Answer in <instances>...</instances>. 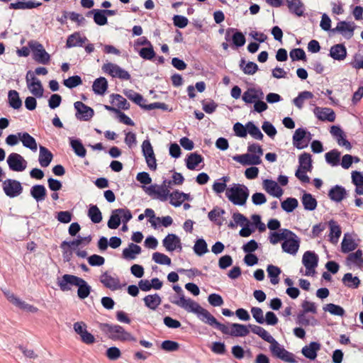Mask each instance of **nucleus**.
<instances>
[{
	"instance_id": "nucleus-63",
	"label": "nucleus",
	"mask_w": 363,
	"mask_h": 363,
	"mask_svg": "<svg viewBox=\"0 0 363 363\" xmlns=\"http://www.w3.org/2000/svg\"><path fill=\"white\" fill-rule=\"evenodd\" d=\"M262 162L261 157L256 154H245V165H258Z\"/></svg>"
},
{
	"instance_id": "nucleus-35",
	"label": "nucleus",
	"mask_w": 363,
	"mask_h": 363,
	"mask_svg": "<svg viewBox=\"0 0 363 363\" xmlns=\"http://www.w3.org/2000/svg\"><path fill=\"white\" fill-rule=\"evenodd\" d=\"M230 336L245 337L250 333L247 326L240 323H231Z\"/></svg>"
},
{
	"instance_id": "nucleus-25",
	"label": "nucleus",
	"mask_w": 363,
	"mask_h": 363,
	"mask_svg": "<svg viewBox=\"0 0 363 363\" xmlns=\"http://www.w3.org/2000/svg\"><path fill=\"white\" fill-rule=\"evenodd\" d=\"M53 158L52 153L45 147L40 146L38 162L42 167L49 166Z\"/></svg>"
},
{
	"instance_id": "nucleus-39",
	"label": "nucleus",
	"mask_w": 363,
	"mask_h": 363,
	"mask_svg": "<svg viewBox=\"0 0 363 363\" xmlns=\"http://www.w3.org/2000/svg\"><path fill=\"white\" fill-rule=\"evenodd\" d=\"M9 106L14 109H19L22 106V101L16 90H10L8 94Z\"/></svg>"
},
{
	"instance_id": "nucleus-40",
	"label": "nucleus",
	"mask_w": 363,
	"mask_h": 363,
	"mask_svg": "<svg viewBox=\"0 0 363 363\" xmlns=\"http://www.w3.org/2000/svg\"><path fill=\"white\" fill-rule=\"evenodd\" d=\"M342 281L347 287L351 289H357L360 284L359 279L357 277H353L352 273H346Z\"/></svg>"
},
{
	"instance_id": "nucleus-51",
	"label": "nucleus",
	"mask_w": 363,
	"mask_h": 363,
	"mask_svg": "<svg viewBox=\"0 0 363 363\" xmlns=\"http://www.w3.org/2000/svg\"><path fill=\"white\" fill-rule=\"evenodd\" d=\"M28 88L35 97L41 98L43 96L44 89L40 81L30 82V84H28Z\"/></svg>"
},
{
	"instance_id": "nucleus-61",
	"label": "nucleus",
	"mask_w": 363,
	"mask_h": 363,
	"mask_svg": "<svg viewBox=\"0 0 363 363\" xmlns=\"http://www.w3.org/2000/svg\"><path fill=\"white\" fill-rule=\"evenodd\" d=\"M95 11L94 16V21L99 26H104L108 23L107 17L105 16V14L102 9H94Z\"/></svg>"
},
{
	"instance_id": "nucleus-1",
	"label": "nucleus",
	"mask_w": 363,
	"mask_h": 363,
	"mask_svg": "<svg viewBox=\"0 0 363 363\" xmlns=\"http://www.w3.org/2000/svg\"><path fill=\"white\" fill-rule=\"evenodd\" d=\"M99 329L114 341H136V338L119 325L99 323Z\"/></svg>"
},
{
	"instance_id": "nucleus-62",
	"label": "nucleus",
	"mask_w": 363,
	"mask_h": 363,
	"mask_svg": "<svg viewBox=\"0 0 363 363\" xmlns=\"http://www.w3.org/2000/svg\"><path fill=\"white\" fill-rule=\"evenodd\" d=\"M347 262L356 263L358 265L363 264L362 251L357 250L355 252L350 253L347 258Z\"/></svg>"
},
{
	"instance_id": "nucleus-14",
	"label": "nucleus",
	"mask_w": 363,
	"mask_h": 363,
	"mask_svg": "<svg viewBox=\"0 0 363 363\" xmlns=\"http://www.w3.org/2000/svg\"><path fill=\"white\" fill-rule=\"evenodd\" d=\"M82 278L72 274H64L57 281V285L62 291L71 290L72 286H77Z\"/></svg>"
},
{
	"instance_id": "nucleus-12",
	"label": "nucleus",
	"mask_w": 363,
	"mask_h": 363,
	"mask_svg": "<svg viewBox=\"0 0 363 363\" xmlns=\"http://www.w3.org/2000/svg\"><path fill=\"white\" fill-rule=\"evenodd\" d=\"M74 106L77 111L75 116L77 119L87 121L94 115V109L82 101H76L74 104Z\"/></svg>"
},
{
	"instance_id": "nucleus-7",
	"label": "nucleus",
	"mask_w": 363,
	"mask_h": 363,
	"mask_svg": "<svg viewBox=\"0 0 363 363\" xmlns=\"http://www.w3.org/2000/svg\"><path fill=\"white\" fill-rule=\"evenodd\" d=\"M311 138V134L310 132H307L303 128H298L293 135V145L298 150L303 149L308 146Z\"/></svg>"
},
{
	"instance_id": "nucleus-5",
	"label": "nucleus",
	"mask_w": 363,
	"mask_h": 363,
	"mask_svg": "<svg viewBox=\"0 0 363 363\" xmlns=\"http://www.w3.org/2000/svg\"><path fill=\"white\" fill-rule=\"evenodd\" d=\"M28 45L33 52V58L35 61L43 65H48L50 62V55L41 43L31 40L28 43Z\"/></svg>"
},
{
	"instance_id": "nucleus-48",
	"label": "nucleus",
	"mask_w": 363,
	"mask_h": 363,
	"mask_svg": "<svg viewBox=\"0 0 363 363\" xmlns=\"http://www.w3.org/2000/svg\"><path fill=\"white\" fill-rule=\"evenodd\" d=\"M299 168L304 169L311 170L312 160L311 155L309 153L303 152L298 157Z\"/></svg>"
},
{
	"instance_id": "nucleus-37",
	"label": "nucleus",
	"mask_w": 363,
	"mask_h": 363,
	"mask_svg": "<svg viewBox=\"0 0 363 363\" xmlns=\"http://www.w3.org/2000/svg\"><path fill=\"white\" fill-rule=\"evenodd\" d=\"M145 306L151 310H155L161 303L162 300L157 294L147 295L143 298Z\"/></svg>"
},
{
	"instance_id": "nucleus-60",
	"label": "nucleus",
	"mask_w": 363,
	"mask_h": 363,
	"mask_svg": "<svg viewBox=\"0 0 363 363\" xmlns=\"http://www.w3.org/2000/svg\"><path fill=\"white\" fill-rule=\"evenodd\" d=\"M225 213V211L223 209H220L218 207H216L208 213V217L210 220L216 223L218 225H221L222 223L220 221L218 222L217 220L218 218L222 215H223Z\"/></svg>"
},
{
	"instance_id": "nucleus-15",
	"label": "nucleus",
	"mask_w": 363,
	"mask_h": 363,
	"mask_svg": "<svg viewBox=\"0 0 363 363\" xmlns=\"http://www.w3.org/2000/svg\"><path fill=\"white\" fill-rule=\"evenodd\" d=\"M162 244L167 251L172 252L177 249V246H179V251L182 249L180 238L173 233L168 234L162 240Z\"/></svg>"
},
{
	"instance_id": "nucleus-28",
	"label": "nucleus",
	"mask_w": 363,
	"mask_h": 363,
	"mask_svg": "<svg viewBox=\"0 0 363 363\" xmlns=\"http://www.w3.org/2000/svg\"><path fill=\"white\" fill-rule=\"evenodd\" d=\"M328 226L330 228V241L332 243H337L342 233L341 228L334 220H330L328 222Z\"/></svg>"
},
{
	"instance_id": "nucleus-23",
	"label": "nucleus",
	"mask_w": 363,
	"mask_h": 363,
	"mask_svg": "<svg viewBox=\"0 0 363 363\" xmlns=\"http://www.w3.org/2000/svg\"><path fill=\"white\" fill-rule=\"evenodd\" d=\"M329 56L335 60H343L347 57V49L343 44H336L330 48Z\"/></svg>"
},
{
	"instance_id": "nucleus-29",
	"label": "nucleus",
	"mask_w": 363,
	"mask_h": 363,
	"mask_svg": "<svg viewBox=\"0 0 363 363\" xmlns=\"http://www.w3.org/2000/svg\"><path fill=\"white\" fill-rule=\"evenodd\" d=\"M141 247L134 243H130L128 247L123 249L122 255L125 259H134L137 255L140 254Z\"/></svg>"
},
{
	"instance_id": "nucleus-22",
	"label": "nucleus",
	"mask_w": 363,
	"mask_h": 363,
	"mask_svg": "<svg viewBox=\"0 0 363 363\" xmlns=\"http://www.w3.org/2000/svg\"><path fill=\"white\" fill-rule=\"evenodd\" d=\"M286 2L290 13L299 17L304 15L305 6L301 0H286Z\"/></svg>"
},
{
	"instance_id": "nucleus-57",
	"label": "nucleus",
	"mask_w": 363,
	"mask_h": 363,
	"mask_svg": "<svg viewBox=\"0 0 363 363\" xmlns=\"http://www.w3.org/2000/svg\"><path fill=\"white\" fill-rule=\"evenodd\" d=\"M64 85L69 88L73 89L80 84H82V78L78 75H74L68 77L67 79H65L63 82Z\"/></svg>"
},
{
	"instance_id": "nucleus-3",
	"label": "nucleus",
	"mask_w": 363,
	"mask_h": 363,
	"mask_svg": "<svg viewBox=\"0 0 363 363\" xmlns=\"http://www.w3.org/2000/svg\"><path fill=\"white\" fill-rule=\"evenodd\" d=\"M173 289L179 296V301H174L175 305L184 309L189 313H193L197 315L203 307L190 298H186L180 286L174 285Z\"/></svg>"
},
{
	"instance_id": "nucleus-34",
	"label": "nucleus",
	"mask_w": 363,
	"mask_h": 363,
	"mask_svg": "<svg viewBox=\"0 0 363 363\" xmlns=\"http://www.w3.org/2000/svg\"><path fill=\"white\" fill-rule=\"evenodd\" d=\"M108 89V82L105 77H101L95 79L92 85L94 92L99 95H103Z\"/></svg>"
},
{
	"instance_id": "nucleus-53",
	"label": "nucleus",
	"mask_w": 363,
	"mask_h": 363,
	"mask_svg": "<svg viewBox=\"0 0 363 363\" xmlns=\"http://www.w3.org/2000/svg\"><path fill=\"white\" fill-rule=\"evenodd\" d=\"M232 42L235 47L240 48L245 44L246 38L242 32L235 29L232 35Z\"/></svg>"
},
{
	"instance_id": "nucleus-33",
	"label": "nucleus",
	"mask_w": 363,
	"mask_h": 363,
	"mask_svg": "<svg viewBox=\"0 0 363 363\" xmlns=\"http://www.w3.org/2000/svg\"><path fill=\"white\" fill-rule=\"evenodd\" d=\"M42 5L41 2H35L32 1H17L14 3H11L9 4V9H32L34 8H37Z\"/></svg>"
},
{
	"instance_id": "nucleus-8",
	"label": "nucleus",
	"mask_w": 363,
	"mask_h": 363,
	"mask_svg": "<svg viewBox=\"0 0 363 363\" xmlns=\"http://www.w3.org/2000/svg\"><path fill=\"white\" fill-rule=\"evenodd\" d=\"M2 187L5 194L10 198L16 197L23 191L21 182L15 179H7L4 180Z\"/></svg>"
},
{
	"instance_id": "nucleus-41",
	"label": "nucleus",
	"mask_w": 363,
	"mask_h": 363,
	"mask_svg": "<svg viewBox=\"0 0 363 363\" xmlns=\"http://www.w3.org/2000/svg\"><path fill=\"white\" fill-rule=\"evenodd\" d=\"M87 215L94 223H99L103 218L101 211L96 205L90 206Z\"/></svg>"
},
{
	"instance_id": "nucleus-49",
	"label": "nucleus",
	"mask_w": 363,
	"mask_h": 363,
	"mask_svg": "<svg viewBox=\"0 0 363 363\" xmlns=\"http://www.w3.org/2000/svg\"><path fill=\"white\" fill-rule=\"evenodd\" d=\"M193 249L194 252L198 256H202L208 251L207 243L206 240L203 238H199L196 240Z\"/></svg>"
},
{
	"instance_id": "nucleus-43",
	"label": "nucleus",
	"mask_w": 363,
	"mask_h": 363,
	"mask_svg": "<svg viewBox=\"0 0 363 363\" xmlns=\"http://www.w3.org/2000/svg\"><path fill=\"white\" fill-rule=\"evenodd\" d=\"M246 128L247 129V133H249L253 138L259 140H262L263 139L264 135L253 122L249 121L247 123Z\"/></svg>"
},
{
	"instance_id": "nucleus-36",
	"label": "nucleus",
	"mask_w": 363,
	"mask_h": 363,
	"mask_svg": "<svg viewBox=\"0 0 363 363\" xmlns=\"http://www.w3.org/2000/svg\"><path fill=\"white\" fill-rule=\"evenodd\" d=\"M357 247V244L354 242L351 236L345 234L341 243V250L343 253H348L353 251Z\"/></svg>"
},
{
	"instance_id": "nucleus-54",
	"label": "nucleus",
	"mask_w": 363,
	"mask_h": 363,
	"mask_svg": "<svg viewBox=\"0 0 363 363\" xmlns=\"http://www.w3.org/2000/svg\"><path fill=\"white\" fill-rule=\"evenodd\" d=\"M121 220L119 213H115V210H113L111 215L108 220V227L110 229H116L121 225Z\"/></svg>"
},
{
	"instance_id": "nucleus-64",
	"label": "nucleus",
	"mask_w": 363,
	"mask_h": 363,
	"mask_svg": "<svg viewBox=\"0 0 363 363\" xmlns=\"http://www.w3.org/2000/svg\"><path fill=\"white\" fill-rule=\"evenodd\" d=\"M290 57L292 61L306 60V56L302 48H294L290 51Z\"/></svg>"
},
{
	"instance_id": "nucleus-11",
	"label": "nucleus",
	"mask_w": 363,
	"mask_h": 363,
	"mask_svg": "<svg viewBox=\"0 0 363 363\" xmlns=\"http://www.w3.org/2000/svg\"><path fill=\"white\" fill-rule=\"evenodd\" d=\"M354 29L355 26L353 22L342 21L338 22L336 27L333 28L331 31L334 33H339L345 38L349 40L354 35Z\"/></svg>"
},
{
	"instance_id": "nucleus-20",
	"label": "nucleus",
	"mask_w": 363,
	"mask_h": 363,
	"mask_svg": "<svg viewBox=\"0 0 363 363\" xmlns=\"http://www.w3.org/2000/svg\"><path fill=\"white\" fill-rule=\"evenodd\" d=\"M347 196V191L345 187L340 185H335L333 186L329 192V198L335 202H340Z\"/></svg>"
},
{
	"instance_id": "nucleus-10",
	"label": "nucleus",
	"mask_w": 363,
	"mask_h": 363,
	"mask_svg": "<svg viewBox=\"0 0 363 363\" xmlns=\"http://www.w3.org/2000/svg\"><path fill=\"white\" fill-rule=\"evenodd\" d=\"M6 162L9 169L15 172H22L27 167L26 160L21 155L16 152L11 153L8 156Z\"/></svg>"
},
{
	"instance_id": "nucleus-59",
	"label": "nucleus",
	"mask_w": 363,
	"mask_h": 363,
	"mask_svg": "<svg viewBox=\"0 0 363 363\" xmlns=\"http://www.w3.org/2000/svg\"><path fill=\"white\" fill-rule=\"evenodd\" d=\"M230 178L228 177H222L219 180H222L223 182H215L213 184V190L217 193L220 194L223 192L226 189V183L229 181Z\"/></svg>"
},
{
	"instance_id": "nucleus-18",
	"label": "nucleus",
	"mask_w": 363,
	"mask_h": 363,
	"mask_svg": "<svg viewBox=\"0 0 363 363\" xmlns=\"http://www.w3.org/2000/svg\"><path fill=\"white\" fill-rule=\"evenodd\" d=\"M316 117L323 121H328L333 122L335 120V113L333 109L330 108L315 107L313 110Z\"/></svg>"
},
{
	"instance_id": "nucleus-9",
	"label": "nucleus",
	"mask_w": 363,
	"mask_h": 363,
	"mask_svg": "<svg viewBox=\"0 0 363 363\" xmlns=\"http://www.w3.org/2000/svg\"><path fill=\"white\" fill-rule=\"evenodd\" d=\"M302 263L306 269V275L310 276L315 272L318 264V256L313 251H306L302 257Z\"/></svg>"
},
{
	"instance_id": "nucleus-26",
	"label": "nucleus",
	"mask_w": 363,
	"mask_h": 363,
	"mask_svg": "<svg viewBox=\"0 0 363 363\" xmlns=\"http://www.w3.org/2000/svg\"><path fill=\"white\" fill-rule=\"evenodd\" d=\"M289 235L295 236V233L289 229L283 228L281 230V233H270L269 239L272 244L275 245L279 242L281 240H284V239L288 238Z\"/></svg>"
},
{
	"instance_id": "nucleus-30",
	"label": "nucleus",
	"mask_w": 363,
	"mask_h": 363,
	"mask_svg": "<svg viewBox=\"0 0 363 363\" xmlns=\"http://www.w3.org/2000/svg\"><path fill=\"white\" fill-rule=\"evenodd\" d=\"M301 203L306 211H312L317 207V200L310 193L304 192L301 197Z\"/></svg>"
},
{
	"instance_id": "nucleus-4",
	"label": "nucleus",
	"mask_w": 363,
	"mask_h": 363,
	"mask_svg": "<svg viewBox=\"0 0 363 363\" xmlns=\"http://www.w3.org/2000/svg\"><path fill=\"white\" fill-rule=\"evenodd\" d=\"M197 317L203 323L215 327L225 335H230L231 328L219 323L216 318L206 309L202 308L197 313Z\"/></svg>"
},
{
	"instance_id": "nucleus-38",
	"label": "nucleus",
	"mask_w": 363,
	"mask_h": 363,
	"mask_svg": "<svg viewBox=\"0 0 363 363\" xmlns=\"http://www.w3.org/2000/svg\"><path fill=\"white\" fill-rule=\"evenodd\" d=\"M123 93L128 99L131 100L139 106H142L143 102H146V100L140 94L135 92L133 89H123Z\"/></svg>"
},
{
	"instance_id": "nucleus-56",
	"label": "nucleus",
	"mask_w": 363,
	"mask_h": 363,
	"mask_svg": "<svg viewBox=\"0 0 363 363\" xmlns=\"http://www.w3.org/2000/svg\"><path fill=\"white\" fill-rule=\"evenodd\" d=\"M167 180L163 182V184L158 186L157 193L156 198L159 199L162 201H165L167 200L168 196L169 197V191L166 186Z\"/></svg>"
},
{
	"instance_id": "nucleus-27",
	"label": "nucleus",
	"mask_w": 363,
	"mask_h": 363,
	"mask_svg": "<svg viewBox=\"0 0 363 363\" xmlns=\"http://www.w3.org/2000/svg\"><path fill=\"white\" fill-rule=\"evenodd\" d=\"M30 194L37 202H40L45 199L47 190L43 185L35 184L31 187Z\"/></svg>"
},
{
	"instance_id": "nucleus-13",
	"label": "nucleus",
	"mask_w": 363,
	"mask_h": 363,
	"mask_svg": "<svg viewBox=\"0 0 363 363\" xmlns=\"http://www.w3.org/2000/svg\"><path fill=\"white\" fill-rule=\"evenodd\" d=\"M300 245V239L295 234L294 235H289L288 238L284 239L281 244L284 252L290 255H296Z\"/></svg>"
},
{
	"instance_id": "nucleus-44",
	"label": "nucleus",
	"mask_w": 363,
	"mask_h": 363,
	"mask_svg": "<svg viewBox=\"0 0 363 363\" xmlns=\"http://www.w3.org/2000/svg\"><path fill=\"white\" fill-rule=\"evenodd\" d=\"M268 277L270 278V281L272 284H277L279 281V276L281 271L280 268L277 266L269 264L267 269Z\"/></svg>"
},
{
	"instance_id": "nucleus-17",
	"label": "nucleus",
	"mask_w": 363,
	"mask_h": 363,
	"mask_svg": "<svg viewBox=\"0 0 363 363\" xmlns=\"http://www.w3.org/2000/svg\"><path fill=\"white\" fill-rule=\"evenodd\" d=\"M100 281L105 287L110 289L112 291L121 289L119 279L117 277H111L107 272H105L101 275Z\"/></svg>"
},
{
	"instance_id": "nucleus-2",
	"label": "nucleus",
	"mask_w": 363,
	"mask_h": 363,
	"mask_svg": "<svg viewBox=\"0 0 363 363\" xmlns=\"http://www.w3.org/2000/svg\"><path fill=\"white\" fill-rule=\"evenodd\" d=\"M225 196L236 206H244L249 196V189L244 184H235L233 186L227 188Z\"/></svg>"
},
{
	"instance_id": "nucleus-52",
	"label": "nucleus",
	"mask_w": 363,
	"mask_h": 363,
	"mask_svg": "<svg viewBox=\"0 0 363 363\" xmlns=\"http://www.w3.org/2000/svg\"><path fill=\"white\" fill-rule=\"evenodd\" d=\"M323 310L325 311H328L332 315L344 316L345 314V311L342 307L340 306L334 304V303H328L325 307H323Z\"/></svg>"
},
{
	"instance_id": "nucleus-31",
	"label": "nucleus",
	"mask_w": 363,
	"mask_h": 363,
	"mask_svg": "<svg viewBox=\"0 0 363 363\" xmlns=\"http://www.w3.org/2000/svg\"><path fill=\"white\" fill-rule=\"evenodd\" d=\"M203 162V157L197 152L189 154L186 159V167L190 170H194L201 162Z\"/></svg>"
},
{
	"instance_id": "nucleus-58",
	"label": "nucleus",
	"mask_w": 363,
	"mask_h": 363,
	"mask_svg": "<svg viewBox=\"0 0 363 363\" xmlns=\"http://www.w3.org/2000/svg\"><path fill=\"white\" fill-rule=\"evenodd\" d=\"M139 55L144 60H150L155 56V52L154 51L152 43L146 48H143L139 51Z\"/></svg>"
},
{
	"instance_id": "nucleus-46",
	"label": "nucleus",
	"mask_w": 363,
	"mask_h": 363,
	"mask_svg": "<svg viewBox=\"0 0 363 363\" xmlns=\"http://www.w3.org/2000/svg\"><path fill=\"white\" fill-rule=\"evenodd\" d=\"M111 103L113 104L115 101H117V106L123 110H128L130 108V104L127 100L121 95L118 94H112L110 95Z\"/></svg>"
},
{
	"instance_id": "nucleus-6",
	"label": "nucleus",
	"mask_w": 363,
	"mask_h": 363,
	"mask_svg": "<svg viewBox=\"0 0 363 363\" xmlns=\"http://www.w3.org/2000/svg\"><path fill=\"white\" fill-rule=\"evenodd\" d=\"M272 355L288 363H297L294 354L287 351L277 340L269 347Z\"/></svg>"
},
{
	"instance_id": "nucleus-55",
	"label": "nucleus",
	"mask_w": 363,
	"mask_h": 363,
	"mask_svg": "<svg viewBox=\"0 0 363 363\" xmlns=\"http://www.w3.org/2000/svg\"><path fill=\"white\" fill-rule=\"evenodd\" d=\"M152 259L160 264L170 265L172 262L171 259L167 255L158 252L152 254Z\"/></svg>"
},
{
	"instance_id": "nucleus-45",
	"label": "nucleus",
	"mask_w": 363,
	"mask_h": 363,
	"mask_svg": "<svg viewBox=\"0 0 363 363\" xmlns=\"http://www.w3.org/2000/svg\"><path fill=\"white\" fill-rule=\"evenodd\" d=\"M77 286H78L77 295L79 298L84 299L89 296L91 291V286L85 280L81 279L79 284H78Z\"/></svg>"
},
{
	"instance_id": "nucleus-16",
	"label": "nucleus",
	"mask_w": 363,
	"mask_h": 363,
	"mask_svg": "<svg viewBox=\"0 0 363 363\" xmlns=\"http://www.w3.org/2000/svg\"><path fill=\"white\" fill-rule=\"evenodd\" d=\"M263 188L270 195L279 198L283 194V189L279 186L277 182L272 179H264L263 181Z\"/></svg>"
},
{
	"instance_id": "nucleus-19",
	"label": "nucleus",
	"mask_w": 363,
	"mask_h": 363,
	"mask_svg": "<svg viewBox=\"0 0 363 363\" xmlns=\"http://www.w3.org/2000/svg\"><path fill=\"white\" fill-rule=\"evenodd\" d=\"M330 133L336 138L339 145L345 147L346 149L350 150L352 145L345 138V135L342 130L337 125H333L330 128Z\"/></svg>"
},
{
	"instance_id": "nucleus-21",
	"label": "nucleus",
	"mask_w": 363,
	"mask_h": 363,
	"mask_svg": "<svg viewBox=\"0 0 363 363\" xmlns=\"http://www.w3.org/2000/svg\"><path fill=\"white\" fill-rule=\"evenodd\" d=\"M18 137L22 142L23 145L30 149L33 152H36L38 149V145L35 139L26 132L18 133Z\"/></svg>"
},
{
	"instance_id": "nucleus-50",
	"label": "nucleus",
	"mask_w": 363,
	"mask_h": 363,
	"mask_svg": "<svg viewBox=\"0 0 363 363\" xmlns=\"http://www.w3.org/2000/svg\"><path fill=\"white\" fill-rule=\"evenodd\" d=\"M340 152L337 150H332L325 153V157L326 162L332 166H337L340 162Z\"/></svg>"
},
{
	"instance_id": "nucleus-47",
	"label": "nucleus",
	"mask_w": 363,
	"mask_h": 363,
	"mask_svg": "<svg viewBox=\"0 0 363 363\" xmlns=\"http://www.w3.org/2000/svg\"><path fill=\"white\" fill-rule=\"evenodd\" d=\"M298 200L291 197L287 198L281 203L282 209L286 213H291L294 211V210L298 207Z\"/></svg>"
},
{
	"instance_id": "nucleus-32",
	"label": "nucleus",
	"mask_w": 363,
	"mask_h": 363,
	"mask_svg": "<svg viewBox=\"0 0 363 363\" xmlns=\"http://www.w3.org/2000/svg\"><path fill=\"white\" fill-rule=\"evenodd\" d=\"M87 40H88L86 37L82 38L79 33H74L67 38L66 47H82L83 44Z\"/></svg>"
},
{
	"instance_id": "nucleus-42",
	"label": "nucleus",
	"mask_w": 363,
	"mask_h": 363,
	"mask_svg": "<svg viewBox=\"0 0 363 363\" xmlns=\"http://www.w3.org/2000/svg\"><path fill=\"white\" fill-rule=\"evenodd\" d=\"M70 145L77 156L80 157H84L86 156V150L80 140L72 139Z\"/></svg>"
},
{
	"instance_id": "nucleus-24",
	"label": "nucleus",
	"mask_w": 363,
	"mask_h": 363,
	"mask_svg": "<svg viewBox=\"0 0 363 363\" xmlns=\"http://www.w3.org/2000/svg\"><path fill=\"white\" fill-rule=\"evenodd\" d=\"M320 349V344L318 342H311L308 345L302 348V354L308 359L314 360L317 357V352Z\"/></svg>"
}]
</instances>
